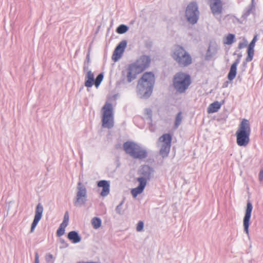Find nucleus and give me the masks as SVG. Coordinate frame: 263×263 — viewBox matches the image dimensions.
<instances>
[{
  "label": "nucleus",
  "mask_w": 263,
  "mask_h": 263,
  "mask_svg": "<svg viewBox=\"0 0 263 263\" xmlns=\"http://www.w3.org/2000/svg\"><path fill=\"white\" fill-rule=\"evenodd\" d=\"M123 202H121L120 203V204H119L117 207H116V211L117 212V213L119 214H122V205L123 204Z\"/></svg>",
  "instance_id": "obj_34"
},
{
  "label": "nucleus",
  "mask_w": 263,
  "mask_h": 263,
  "mask_svg": "<svg viewBox=\"0 0 263 263\" xmlns=\"http://www.w3.org/2000/svg\"><path fill=\"white\" fill-rule=\"evenodd\" d=\"M182 121V116H181V113L179 112L176 117L175 120V126L176 128H177L178 126L180 124Z\"/></svg>",
  "instance_id": "obj_29"
},
{
  "label": "nucleus",
  "mask_w": 263,
  "mask_h": 263,
  "mask_svg": "<svg viewBox=\"0 0 263 263\" xmlns=\"http://www.w3.org/2000/svg\"><path fill=\"white\" fill-rule=\"evenodd\" d=\"M208 113H213L214 112V103H211L208 109Z\"/></svg>",
  "instance_id": "obj_36"
},
{
  "label": "nucleus",
  "mask_w": 263,
  "mask_h": 263,
  "mask_svg": "<svg viewBox=\"0 0 263 263\" xmlns=\"http://www.w3.org/2000/svg\"><path fill=\"white\" fill-rule=\"evenodd\" d=\"M153 172V170L149 166L147 165L143 166L139 171L140 176L138 177L137 179H141L147 184V181L151 177Z\"/></svg>",
  "instance_id": "obj_15"
},
{
  "label": "nucleus",
  "mask_w": 263,
  "mask_h": 263,
  "mask_svg": "<svg viewBox=\"0 0 263 263\" xmlns=\"http://www.w3.org/2000/svg\"><path fill=\"white\" fill-rule=\"evenodd\" d=\"M155 82L154 75L152 72L145 73L139 80L137 93L141 98H147L152 92Z\"/></svg>",
  "instance_id": "obj_1"
},
{
  "label": "nucleus",
  "mask_w": 263,
  "mask_h": 263,
  "mask_svg": "<svg viewBox=\"0 0 263 263\" xmlns=\"http://www.w3.org/2000/svg\"><path fill=\"white\" fill-rule=\"evenodd\" d=\"M69 217L67 213L64 215V219L61 223L59 229L57 231V235L58 236L60 237L63 235L65 233V228L68 224Z\"/></svg>",
  "instance_id": "obj_22"
},
{
  "label": "nucleus",
  "mask_w": 263,
  "mask_h": 263,
  "mask_svg": "<svg viewBox=\"0 0 263 263\" xmlns=\"http://www.w3.org/2000/svg\"><path fill=\"white\" fill-rule=\"evenodd\" d=\"M43 213V207L41 204H38L35 208V215L33 222L31 223L30 231L31 233L34 232V230L39 222L41 219Z\"/></svg>",
  "instance_id": "obj_13"
},
{
  "label": "nucleus",
  "mask_w": 263,
  "mask_h": 263,
  "mask_svg": "<svg viewBox=\"0 0 263 263\" xmlns=\"http://www.w3.org/2000/svg\"><path fill=\"white\" fill-rule=\"evenodd\" d=\"M151 59L148 55H142L134 63L132 64L139 71L142 72L147 68L150 64Z\"/></svg>",
  "instance_id": "obj_11"
},
{
  "label": "nucleus",
  "mask_w": 263,
  "mask_h": 263,
  "mask_svg": "<svg viewBox=\"0 0 263 263\" xmlns=\"http://www.w3.org/2000/svg\"><path fill=\"white\" fill-rule=\"evenodd\" d=\"M259 179L260 181L263 180V170H261L259 173Z\"/></svg>",
  "instance_id": "obj_41"
},
{
  "label": "nucleus",
  "mask_w": 263,
  "mask_h": 263,
  "mask_svg": "<svg viewBox=\"0 0 263 263\" xmlns=\"http://www.w3.org/2000/svg\"><path fill=\"white\" fill-rule=\"evenodd\" d=\"M91 223L95 229H99L102 224V220L99 217H93L91 220Z\"/></svg>",
  "instance_id": "obj_25"
},
{
  "label": "nucleus",
  "mask_w": 263,
  "mask_h": 263,
  "mask_svg": "<svg viewBox=\"0 0 263 263\" xmlns=\"http://www.w3.org/2000/svg\"><path fill=\"white\" fill-rule=\"evenodd\" d=\"M137 180L139 182V185L137 187L133 189L130 192L134 198H136L138 195L141 194L146 185L143 180L141 179H137Z\"/></svg>",
  "instance_id": "obj_19"
},
{
  "label": "nucleus",
  "mask_w": 263,
  "mask_h": 263,
  "mask_svg": "<svg viewBox=\"0 0 263 263\" xmlns=\"http://www.w3.org/2000/svg\"><path fill=\"white\" fill-rule=\"evenodd\" d=\"M212 55H213V51H212V50L211 49V46H210L209 48L206 53V58L207 59H209L210 58H211L212 57Z\"/></svg>",
  "instance_id": "obj_35"
},
{
  "label": "nucleus",
  "mask_w": 263,
  "mask_h": 263,
  "mask_svg": "<svg viewBox=\"0 0 263 263\" xmlns=\"http://www.w3.org/2000/svg\"><path fill=\"white\" fill-rule=\"evenodd\" d=\"M247 42H241V43H239V44H238V48L239 49H242L243 48H245L246 46H247Z\"/></svg>",
  "instance_id": "obj_38"
},
{
  "label": "nucleus",
  "mask_w": 263,
  "mask_h": 263,
  "mask_svg": "<svg viewBox=\"0 0 263 263\" xmlns=\"http://www.w3.org/2000/svg\"><path fill=\"white\" fill-rule=\"evenodd\" d=\"M207 1L210 6L212 11L214 12V0H207Z\"/></svg>",
  "instance_id": "obj_37"
},
{
  "label": "nucleus",
  "mask_w": 263,
  "mask_h": 263,
  "mask_svg": "<svg viewBox=\"0 0 263 263\" xmlns=\"http://www.w3.org/2000/svg\"><path fill=\"white\" fill-rule=\"evenodd\" d=\"M144 228V223L143 222L140 221H139L136 226V231L137 232H141L143 231Z\"/></svg>",
  "instance_id": "obj_30"
},
{
  "label": "nucleus",
  "mask_w": 263,
  "mask_h": 263,
  "mask_svg": "<svg viewBox=\"0 0 263 263\" xmlns=\"http://www.w3.org/2000/svg\"><path fill=\"white\" fill-rule=\"evenodd\" d=\"M61 243L64 244V247H67L68 246V245L65 242L64 240H63V239L61 240Z\"/></svg>",
  "instance_id": "obj_42"
},
{
  "label": "nucleus",
  "mask_w": 263,
  "mask_h": 263,
  "mask_svg": "<svg viewBox=\"0 0 263 263\" xmlns=\"http://www.w3.org/2000/svg\"><path fill=\"white\" fill-rule=\"evenodd\" d=\"M229 0H215V18L220 23L225 18L223 13L228 6Z\"/></svg>",
  "instance_id": "obj_10"
},
{
  "label": "nucleus",
  "mask_w": 263,
  "mask_h": 263,
  "mask_svg": "<svg viewBox=\"0 0 263 263\" xmlns=\"http://www.w3.org/2000/svg\"><path fill=\"white\" fill-rule=\"evenodd\" d=\"M87 190L82 182H79L77 186V192L74 204L77 206L84 205L87 201Z\"/></svg>",
  "instance_id": "obj_8"
},
{
  "label": "nucleus",
  "mask_w": 263,
  "mask_h": 263,
  "mask_svg": "<svg viewBox=\"0 0 263 263\" xmlns=\"http://www.w3.org/2000/svg\"><path fill=\"white\" fill-rule=\"evenodd\" d=\"M128 30V27L125 25H120L117 29V32L119 34H123L127 32Z\"/></svg>",
  "instance_id": "obj_27"
},
{
  "label": "nucleus",
  "mask_w": 263,
  "mask_h": 263,
  "mask_svg": "<svg viewBox=\"0 0 263 263\" xmlns=\"http://www.w3.org/2000/svg\"><path fill=\"white\" fill-rule=\"evenodd\" d=\"M145 114L147 116V118L149 119H151L152 116V111L151 109L146 108L144 110Z\"/></svg>",
  "instance_id": "obj_33"
},
{
  "label": "nucleus",
  "mask_w": 263,
  "mask_h": 263,
  "mask_svg": "<svg viewBox=\"0 0 263 263\" xmlns=\"http://www.w3.org/2000/svg\"><path fill=\"white\" fill-rule=\"evenodd\" d=\"M251 127L248 120L243 119L236 132V143L239 146L246 147L250 142Z\"/></svg>",
  "instance_id": "obj_3"
},
{
  "label": "nucleus",
  "mask_w": 263,
  "mask_h": 263,
  "mask_svg": "<svg viewBox=\"0 0 263 263\" xmlns=\"http://www.w3.org/2000/svg\"><path fill=\"white\" fill-rule=\"evenodd\" d=\"M256 40H257V36L255 35L254 36L253 40L250 43L248 48H249L250 49H254Z\"/></svg>",
  "instance_id": "obj_32"
},
{
  "label": "nucleus",
  "mask_w": 263,
  "mask_h": 263,
  "mask_svg": "<svg viewBox=\"0 0 263 263\" xmlns=\"http://www.w3.org/2000/svg\"><path fill=\"white\" fill-rule=\"evenodd\" d=\"M253 209L252 203L248 201L247 204V208L245 211V216L243 219V226L244 228V231L249 235V228L250 226V221L251 216V213Z\"/></svg>",
  "instance_id": "obj_12"
},
{
  "label": "nucleus",
  "mask_w": 263,
  "mask_h": 263,
  "mask_svg": "<svg viewBox=\"0 0 263 263\" xmlns=\"http://www.w3.org/2000/svg\"><path fill=\"white\" fill-rule=\"evenodd\" d=\"M172 138L169 134H164L161 136L158 142L160 147V153L163 157L167 156L171 148Z\"/></svg>",
  "instance_id": "obj_9"
},
{
  "label": "nucleus",
  "mask_w": 263,
  "mask_h": 263,
  "mask_svg": "<svg viewBox=\"0 0 263 263\" xmlns=\"http://www.w3.org/2000/svg\"><path fill=\"white\" fill-rule=\"evenodd\" d=\"M248 56L246 59V62H251L253 60L254 55V49L248 48L247 50Z\"/></svg>",
  "instance_id": "obj_28"
},
{
  "label": "nucleus",
  "mask_w": 263,
  "mask_h": 263,
  "mask_svg": "<svg viewBox=\"0 0 263 263\" xmlns=\"http://www.w3.org/2000/svg\"><path fill=\"white\" fill-rule=\"evenodd\" d=\"M235 41V34L229 33L228 35L223 39V44L226 45H231Z\"/></svg>",
  "instance_id": "obj_24"
},
{
  "label": "nucleus",
  "mask_w": 263,
  "mask_h": 263,
  "mask_svg": "<svg viewBox=\"0 0 263 263\" xmlns=\"http://www.w3.org/2000/svg\"><path fill=\"white\" fill-rule=\"evenodd\" d=\"M240 59L237 58L231 66L230 71L228 74V79L230 81H232L235 78L237 73V66L240 63Z\"/></svg>",
  "instance_id": "obj_21"
},
{
  "label": "nucleus",
  "mask_w": 263,
  "mask_h": 263,
  "mask_svg": "<svg viewBox=\"0 0 263 263\" xmlns=\"http://www.w3.org/2000/svg\"><path fill=\"white\" fill-rule=\"evenodd\" d=\"M140 73L141 72L132 64L127 67L125 71H123V74L126 78L128 83L135 80L137 75Z\"/></svg>",
  "instance_id": "obj_14"
},
{
  "label": "nucleus",
  "mask_w": 263,
  "mask_h": 263,
  "mask_svg": "<svg viewBox=\"0 0 263 263\" xmlns=\"http://www.w3.org/2000/svg\"><path fill=\"white\" fill-rule=\"evenodd\" d=\"M126 46V42L125 41H122L116 48L112 57V60L116 62L121 57L124 50Z\"/></svg>",
  "instance_id": "obj_18"
},
{
  "label": "nucleus",
  "mask_w": 263,
  "mask_h": 263,
  "mask_svg": "<svg viewBox=\"0 0 263 263\" xmlns=\"http://www.w3.org/2000/svg\"><path fill=\"white\" fill-rule=\"evenodd\" d=\"M85 72V82L84 85L87 87V90L89 91V88L91 87L94 84L95 75L94 73L88 69V67L84 68Z\"/></svg>",
  "instance_id": "obj_16"
},
{
  "label": "nucleus",
  "mask_w": 263,
  "mask_h": 263,
  "mask_svg": "<svg viewBox=\"0 0 263 263\" xmlns=\"http://www.w3.org/2000/svg\"><path fill=\"white\" fill-rule=\"evenodd\" d=\"M224 103V101L222 100L221 102L215 101V112H217L218 110L220 108L221 105Z\"/></svg>",
  "instance_id": "obj_31"
},
{
  "label": "nucleus",
  "mask_w": 263,
  "mask_h": 263,
  "mask_svg": "<svg viewBox=\"0 0 263 263\" xmlns=\"http://www.w3.org/2000/svg\"><path fill=\"white\" fill-rule=\"evenodd\" d=\"M102 126L110 128L114 125L112 107L110 104L106 103L102 108Z\"/></svg>",
  "instance_id": "obj_7"
},
{
  "label": "nucleus",
  "mask_w": 263,
  "mask_h": 263,
  "mask_svg": "<svg viewBox=\"0 0 263 263\" xmlns=\"http://www.w3.org/2000/svg\"><path fill=\"white\" fill-rule=\"evenodd\" d=\"M39 255L37 252L35 253V263H39Z\"/></svg>",
  "instance_id": "obj_40"
},
{
  "label": "nucleus",
  "mask_w": 263,
  "mask_h": 263,
  "mask_svg": "<svg viewBox=\"0 0 263 263\" xmlns=\"http://www.w3.org/2000/svg\"><path fill=\"white\" fill-rule=\"evenodd\" d=\"M241 57H242V54L241 53H239L238 54V55H237L238 59H241Z\"/></svg>",
  "instance_id": "obj_43"
},
{
  "label": "nucleus",
  "mask_w": 263,
  "mask_h": 263,
  "mask_svg": "<svg viewBox=\"0 0 263 263\" xmlns=\"http://www.w3.org/2000/svg\"><path fill=\"white\" fill-rule=\"evenodd\" d=\"M67 238L73 243H77L81 241V237L80 236L78 232L74 231L69 232Z\"/></svg>",
  "instance_id": "obj_23"
},
{
  "label": "nucleus",
  "mask_w": 263,
  "mask_h": 263,
  "mask_svg": "<svg viewBox=\"0 0 263 263\" xmlns=\"http://www.w3.org/2000/svg\"><path fill=\"white\" fill-rule=\"evenodd\" d=\"M125 152L134 158L143 159L146 157L145 149L133 142H126L123 145Z\"/></svg>",
  "instance_id": "obj_5"
},
{
  "label": "nucleus",
  "mask_w": 263,
  "mask_h": 263,
  "mask_svg": "<svg viewBox=\"0 0 263 263\" xmlns=\"http://www.w3.org/2000/svg\"><path fill=\"white\" fill-rule=\"evenodd\" d=\"M243 65H245L246 64V63L245 62H243Z\"/></svg>",
  "instance_id": "obj_44"
},
{
  "label": "nucleus",
  "mask_w": 263,
  "mask_h": 263,
  "mask_svg": "<svg viewBox=\"0 0 263 263\" xmlns=\"http://www.w3.org/2000/svg\"><path fill=\"white\" fill-rule=\"evenodd\" d=\"M171 56L179 66L185 67L192 63V59L187 51L180 45H175L171 49Z\"/></svg>",
  "instance_id": "obj_2"
},
{
  "label": "nucleus",
  "mask_w": 263,
  "mask_h": 263,
  "mask_svg": "<svg viewBox=\"0 0 263 263\" xmlns=\"http://www.w3.org/2000/svg\"><path fill=\"white\" fill-rule=\"evenodd\" d=\"M187 21L191 24L197 23L199 16L198 5L196 2H192L188 4L185 13Z\"/></svg>",
  "instance_id": "obj_6"
},
{
  "label": "nucleus",
  "mask_w": 263,
  "mask_h": 263,
  "mask_svg": "<svg viewBox=\"0 0 263 263\" xmlns=\"http://www.w3.org/2000/svg\"><path fill=\"white\" fill-rule=\"evenodd\" d=\"M53 259V255L51 254H48L46 256V259L47 262H50Z\"/></svg>",
  "instance_id": "obj_39"
},
{
  "label": "nucleus",
  "mask_w": 263,
  "mask_h": 263,
  "mask_svg": "<svg viewBox=\"0 0 263 263\" xmlns=\"http://www.w3.org/2000/svg\"><path fill=\"white\" fill-rule=\"evenodd\" d=\"M191 84L190 76L184 72H179L175 74L173 79V86L179 93L185 92Z\"/></svg>",
  "instance_id": "obj_4"
},
{
  "label": "nucleus",
  "mask_w": 263,
  "mask_h": 263,
  "mask_svg": "<svg viewBox=\"0 0 263 263\" xmlns=\"http://www.w3.org/2000/svg\"><path fill=\"white\" fill-rule=\"evenodd\" d=\"M103 78L104 75L102 73H101L97 76L96 79H95L93 85H95L96 88H98V87L100 86V84L103 80Z\"/></svg>",
  "instance_id": "obj_26"
},
{
  "label": "nucleus",
  "mask_w": 263,
  "mask_h": 263,
  "mask_svg": "<svg viewBox=\"0 0 263 263\" xmlns=\"http://www.w3.org/2000/svg\"><path fill=\"white\" fill-rule=\"evenodd\" d=\"M98 186L102 189L100 193L101 196L105 197L107 196L110 192L109 182L106 180H101L98 182Z\"/></svg>",
  "instance_id": "obj_20"
},
{
  "label": "nucleus",
  "mask_w": 263,
  "mask_h": 263,
  "mask_svg": "<svg viewBox=\"0 0 263 263\" xmlns=\"http://www.w3.org/2000/svg\"><path fill=\"white\" fill-rule=\"evenodd\" d=\"M255 11V0H251V3L249 5L246 7L243 11L242 15L240 17V20L238 22L242 24L244 21H246L248 16L250 15L251 13H253Z\"/></svg>",
  "instance_id": "obj_17"
}]
</instances>
